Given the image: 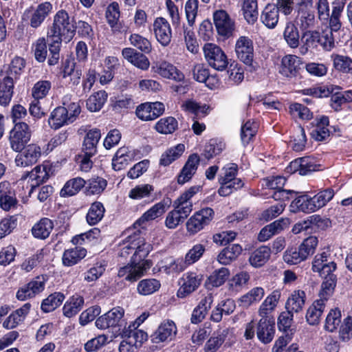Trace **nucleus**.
<instances>
[{"label":"nucleus","instance_id":"54","mask_svg":"<svg viewBox=\"0 0 352 352\" xmlns=\"http://www.w3.org/2000/svg\"><path fill=\"white\" fill-rule=\"evenodd\" d=\"M270 249L267 246H261L254 250L249 258L251 265L255 267L263 266L270 258Z\"/></svg>","mask_w":352,"mask_h":352},{"label":"nucleus","instance_id":"35","mask_svg":"<svg viewBox=\"0 0 352 352\" xmlns=\"http://www.w3.org/2000/svg\"><path fill=\"white\" fill-rule=\"evenodd\" d=\"M133 153L127 147H121L116 153L112 160L113 168L121 170L133 160Z\"/></svg>","mask_w":352,"mask_h":352},{"label":"nucleus","instance_id":"17","mask_svg":"<svg viewBox=\"0 0 352 352\" xmlns=\"http://www.w3.org/2000/svg\"><path fill=\"white\" fill-rule=\"evenodd\" d=\"M152 70L163 78L181 82L184 79V74L175 65L169 62L161 60L154 63Z\"/></svg>","mask_w":352,"mask_h":352},{"label":"nucleus","instance_id":"38","mask_svg":"<svg viewBox=\"0 0 352 352\" xmlns=\"http://www.w3.org/2000/svg\"><path fill=\"white\" fill-rule=\"evenodd\" d=\"M316 128L312 130L311 135L313 139L316 141H324L330 136V131L328 129L329 120L327 116H322L316 119Z\"/></svg>","mask_w":352,"mask_h":352},{"label":"nucleus","instance_id":"36","mask_svg":"<svg viewBox=\"0 0 352 352\" xmlns=\"http://www.w3.org/2000/svg\"><path fill=\"white\" fill-rule=\"evenodd\" d=\"M287 221L285 219L276 220L261 229L258 235V240L264 242L270 239L272 236L279 233L287 226Z\"/></svg>","mask_w":352,"mask_h":352},{"label":"nucleus","instance_id":"51","mask_svg":"<svg viewBox=\"0 0 352 352\" xmlns=\"http://www.w3.org/2000/svg\"><path fill=\"white\" fill-rule=\"evenodd\" d=\"M324 307L325 303L322 302V300H315L307 311L306 319L307 322L311 325L318 324Z\"/></svg>","mask_w":352,"mask_h":352},{"label":"nucleus","instance_id":"46","mask_svg":"<svg viewBox=\"0 0 352 352\" xmlns=\"http://www.w3.org/2000/svg\"><path fill=\"white\" fill-rule=\"evenodd\" d=\"M242 248L239 244H231L222 250L217 256L220 264L228 265L235 260L241 253Z\"/></svg>","mask_w":352,"mask_h":352},{"label":"nucleus","instance_id":"2","mask_svg":"<svg viewBox=\"0 0 352 352\" xmlns=\"http://www.w3.org/2000/svg\"><path fill=\"white\" fill-rule=\"evenodd\" d=\"M318 238L311 236L306 238L298 248L287 249L283 254V260L289 265H296L313 254L318 245Z\"/></svg>","mask_w":352,"mask_h":352},{"label":"nucleus","instance_id":"20","mask_svg":"<svg viewBox=\"0 0 352 352\" xmlns=\"http://www.w3.org/2000/svg\"><path fill=\"white\" fill-rule=\"evenodd\" d=\"M45 285V283L43 279L36 277L20 287L16 292V297L21 301L34 298L44 290Z\"/></svg>","mask_w":352,"mask_h":352},{"label":"nucleus","instance_id":"31","mask_svg":"<svg viewBox=\"0 0 352 352\" xmlns=\"http://www.w3.org/2000/svg\"><path fill=\"white\" fill-rule=\"evenodd\" d=\"M166 206H168V204L166 203L165 200L155 204L135 221L134 226L138 225L143 227L146 222L154 220L162 216L166 212Z\"/></svg>","mask_w":352,"mask_h":352},{"label":"nucleus","instance_id":"45","mask_svg":"<svg viewBox=\"0 0 352 352\" xmlns=\"http://www.w3.org/2000/svg\"><path fill=\"white\" fill-rule=\"evenodd\" d=\"M87 250L84 248L76 247L67 250L63 254V263L67 267L74 265L85 258Z\"/></svg>","mask_w":352,"mask_h":352},{"label":"nucleus","instance_id":"40","mask_svg":"<svg viewBox=\"0 0 352 352\" xmlns=\"http://www.w3.org/2000/svg\"><path fill=\"white\" fill-rule=\"evenodd\" d=\"M306 294L302 290L294 291L288 298L285 308L294 313L301 311L305 303Z\"/></svg>","mask_w":352,"mask_h":352},{"label":"nucleus","instance_id":"9","mask_svg":"<svg viewBox=\"0 0 352 352\" xmlns=\"http://www.w3.org/2000/svg\"><path fill=\"white\" fill-rule=\"evenodd\" d=\"M124 310L121 307H113L106 314L98 317L96 320V326L100 329L109 327H122L124 323Z\"/></svg>","mask_w":352,"mask_h":352},{"label":"nucleus","instance_id":"25","mask_svg":"<svg viewBox=\"0 0 352 352\" xmlns=\"http://www.w3.org/2000/svg\"><path fill=\"white\" fill-rule=\"evenodd\" d=\"M199 162L200 157L198 154L193 153L189 155L186 162L178 175L177 182L179 184H184L190 180L198 168Z\"/></svg>","mask_w":352,"mask_h":352},{"label":"nucleus","instance_id":"43","mask_svg":"<svg viewBox=\"0 0 352 352\" xmlns=\"http://www.w3.org/2000/svg\"><path fill=\"white\" fill-rule=\"evenodd\" d=\"M135 324H129L122 331V336L129 339L132 342H135V348L140 346L148 338L147 333Z\"/></svg>","mask_w":352,"mask_h":352},{"label":"nucleus","instance_id":"5","mask_svg":"<svg viewBox=\"0 0 352 352\" xmlns=\"http://www.w3.org/2000/svg\"><path fill=\"white\" fill-rule=\"evenodd\" d=\"M52 10V4L49 1H45L26 9L23 13V19L28 21L31 28L36 29L41 26Z\"/></svg>","mask_w":352,"mask_h":352},{"label":"nucleus","instance_id":"63","mask_svg":"<svg viewBox=\"0 0 352 352\" xmlns=\"http://www.w3.org/2000/svg\"><path fill=\"white\" fill-rule=\"evenodd\" d=\"M229 329H224L222 331H218L217 336H212L204 346L205 352H216L223 343Z\"/></svg>","mask_w":352,"mask_h":352},{"label":"nucleus","instance_id":"23","mask_svg":"<svg viewBox=\"0 0 352 352\" xmlns=\"http://www.w3.org/2000/svg\"><path fill=\"white\" fill-rule=\"evenodd\" d=\"M281 292L278 289L272 292L262 302L258 309V314L261 318H274L272 314L278 306Z\"/></svg>","mask_w":352,"mask_h":352},{"label":"nucleus","instance_id":"44","mask_svg":"<svg viewBox=\"0 0 352 352\" xmlns=\"http://www.w3.org/2000/svg\"><path fill=\"white\" fill-rule=\"evenodd\" d=\"M295 22L301 31L313 28L316 24V17L313 10H298Z\"/></svg>","mask_w":352,"mask_h":352},{"label":"nucleus","instance_id":"28","mask_svg":"<svg viewBox=\"0 0 352 352\" xmlns=\"http://www.w3.org/2000/svg\"><path fill=\"white\" fill-rule=\"evenodd\" d=\"M17 200L14 194L10 190V183L2 182L0 183V207L6 211L16 208Z\"/></svg>","mask_w":352,"mask_h":352},{"label":"nucleus","instance_id":"26","mask_svg":"<svg viewBox=\"0 0 352 352\" xmlns=\"http://www.w3.org/2000/svg\"><path fill=\"white\" fill-rule=\"evenodd\" d=\"M48 124L51 129L54 130H58L64 126L72 124L66 107L65 106L56 107L50 115Z\"/></svg>","mask_w":352,"mask_h":352},{"label":"nucleus","instance_id":"24","mask_svg":"<svg viewBox=\"0 0 352 352\" xmlns=\"http://www.w3.org/2000/svg\"><path fill=\"white\" fill-rule=\"evenodd\" d=\"M213 18L219 34L230 36L234 30V23L228 13L223 10H217L214 13Z\"/></svg>","mask_w":352,"mask_h":352},{"label":"nucleus","instance_id":"10","mask_svg":"<svg viewBox=\"0 0 352 352\" xmlns=\"http://www.w3.org/2000/svg\"><path fill=\"white\" fill-rule=\"evenodd\" d=\"M151 265L152 263L150 261H142L137 263L131 262L130 264L120 268L118 276L126 280L134 282L144 276Z\"/></svg>","mask_w":352,"mask_h":352},{"label":"nucleus","instance_id":"41","mask_svg":"<svg viewBox=\"0 0 352 352\" xmlns=\"http://www.w3.org/2000/svg\"><path fill=\"white\" fill-rule=\"evenodd\" d=\"M100 131L97 129L87 132L84 139L82 151L88 155H94L97 151V144L100 139Z\"/></svg>","mask_w":352,"mask_h":352},{"label":"nucleus","instance_id":"7","mask_svg":"<svg viewBox=\"0 0 352 352\" xmlns=\"http://www.w3.org/2000/svg\"><path fill=\"white\" fill-rule=\"evenodd\" d=\"M204 56L208 65L218 71L226 69L228 61L227 56L222 49L213 43H206L203 47Z\"/></svg>","mask_w":352,"mask_h":352},{"label":"nucleus","instance_id":"59","mask_svg":"<svg viewBox=\"0 0 352 352\" xmlns=\"http://www.w3.org/2000/svg\"><path fill=\"white\" fill-rule=\"evenodd\" d=\"M107 94L105 91H99L91 95L87 99L86 105L89 111L91 112L98 111L102 109L107 101Z\"/></svg>","mask_w":352,"mask_h":352},{"label":"nucleus","instance_id":"8","mask_svg":"<svg viewBox=\"0 0 352 352\" xmlns=\"http://www.w3.org/2000/svg\"><path fill=\"white\" fill-rule=\"evenodd\" d=\"M302 65L301 58L294 54L285 55L281 59L279 73L287 79H296L300 76Z\"/></svg>","mask_w":352,"mask_h":352},{"label":"nucleus","instance_id":"37","mask_svg":"<svg viewBox=\"0 0 352 352\" xmlns=\"http://www.w3.org/2000/svg\"><path fill=\"white\" fill-rule=\"evenodd\" d=\"M302 45L300 52L305 55L309 49H316L319 45V32L316 30H306L302 32L301 37Z\"/></svg>","mask_w":352,"mask_h":352},{"label":"nucleus","instance_id":"53","mask_svg":"<svg viewBox=\"0 0 352 352\" xmlns=\"http://www.w3.org/2000/svg\"><path fill=\"white\" fill-rule=\"evenodd\" d=\"M84 299L80 296H73L67 300L63 306V311L64 316L72 318L76 315L82 308Z\"/></svg>","mask_w":352,"mask_h":352},{"label":"nucleus","instance_id":"27","mask_svg":"<svg viewBox=\"0 0 352 352\" xmlns=\"http://www.w3.org/2000/svg\"><path fill=\"white\" fill-rule=\"evenodd\" d=\"M213 298L212 294H208L200 300L198 305L193 309L191 314V323L198 324L204 320L208 314V311L211 308L214 300Z\"/></svg>","mask_w":352,"mask_h":352},{"label":"nucleus","instance_id":"6","mask_svg":"<svg viewBox=\"0 0 352 352\" xmlns=\"http://www.w3.org/2000/svg\"><path fill=\"white\" fill-rule=\"evenodd\" d=\"M214 216V210L209 207L195 212L186 222V230L190 235H194L208 226Z\"/></svg>","mask_w":352,"mask_h":352},{"label":"nucleus","instance_id":"14","mask_svg":"<svg viewBox=\"0 0 352 352\" xmlns=\"http://www.w3.org/2000/svg\"><path fill=\"white\" fill-rule=\"evenodd\" d=\"M181 280L182 283L177 291V296L184 298L199 287L203 275L195 272H188L183 274Z\"/></svg>","mask_w":352,"mask_h":352},{"label":"nucleus","instance_id":"29","mask_svg":"<svg viewBox=\"0 0 352 352\" xmlns=\"http://www.w3.org/2000/svg\"><path fill=\"white\" fill-rule=\"evenodd\" d=\"M241 12L245 21L250 24H254L258 18V9L257 0H240Z\"/></svg>","mask_w":352,"mask_h":352},{"label":"nucleus","instance_id":"12","mask_svg":"<svg viewBox=\"0 0 352 352\" xmlns=\"http://www.w3.org/2000/svg\"><path fill=\"white\" fill-rule=\"evenodd\" d=\"M329 252H322L316 254L312 261L313 272L318 273L320 276H327L334 274L337 269V265L331 260Z\"/></svg>","mask_w":352,"mask_h":352},{"label":"nucleus","instance_id":"22","mask_svg":"<svg viewBox=\"0 0 352 352\" xmlns=\"http://www.w3.org/2000/svg\"><path fill=\"white\" fill-rule=\"evenodd\" d=\"M274 318H261L257 323L256 336L259 341L268 344L272 341L275 334Z\"/></svg>","mask_w":352,"mask_h":352},{"label":"nucleus","instance_id":"49","mask_svg":"<svg viewBox=\"0 0 352 352\" xmlns=\"http://www.w3.org/2000/svg\"><path fill=\"white\" fill-rule=\"evenodd\" d=\"M185 151V145L184 144H178L172 146L162 153L160 164L162 166H167L176 160L179 159Z\"/></svg>","mask_w":352,"mask_h":352},{"label":"nucleus","instance_id":"47","mask_svg":"<svg viewBox=\"0 0 352 352\" xmlns=\"http://www.w3.org/2000/svg\"><path fill=\"white\" fill-rule=\"evenodd\" d=\"M321 277L324 278V281L321 285L318 300H322V302L325 303L334 292L337 283V276L335 274H333Z\"/></svg>","mask_w":352,"mask_h":352},{"label":"nucleus","instance_id":"60","mask_svg":"<svg viewBox=\"0 0 352 352\" xmlns=\"http://www.w3.org/2000/svg\"><path fill=\"white\" fill-rule=\"evenodd\" d=\"M52 82L47 80H41L36 82L32 88L31 95L36 100L45 98L52 89Z\"/></svg>","mask_w":352,"mask_h":352},{"label":"nucleus","instance_id":"4","mask_svg":"<svg viewBox=\"0 0 352 352\" xmlns=\"http://www.w3.org/2000/svg\"><path fill=\"white\" fill-rule=\"evenodd\" d=\"M74 27L69 21L68 13L64 10H60L54 16L52 25L47 34L60 36L65 41H69L74 36Z\"/></svg>","mask_w":352,"mask_h":352},{"label":"nucleus","instance_id":"21","mask_svg":"<svg viewBox=\"0 0 352 352\" xmlns=\"http://www.w3.org/2000/svg\"><path fill=\"white\" fill-rule=\"evenodd\" d=\"M176 333L177 327L175 322L172 320L164 321L151 335V340L156 344L172 340L175 337Z\"/></svg>","mask_w":352,"mask_h":352},{"label":"nucleus","instance_id":"55","mask_svg":"<svg viewBox=\"0 0 352 352\" xmlns=\"http://www.w3.org/2000/svg\"><path fill=\"white\" fill-rule=\"evenodd\" d=\"M65 299V296L60 292H54L43 300L41 305V310L49 313L58 307Z\"/></svg>","mask_w":352,"mask_h":352},{"label":"nucleus","instance_id":"19","mask_svg":"<svg viewBox=\"0 0 352 352\" xmlns=\"http://www.w3.org/2000/svg\"><path fill=\"white\" fill-rule=\"evenodd\" d=\"M164 112V105L162 102H145L138 106L136 115L142 120H153L160 116Z\"/></svg>","mask_w":352,"mask_h":352},{"label":"nucleus","instance_id":"33","mask_svg":"<svg viewBox=\"0 0 352 352\" xmlns=\"http://www.w3.org/2000/svg\"><path fill=\"white\" fill-rule=\"evenodd\" d=\"M313 197L308 195H302L295 198L292 201L290 207L292 208L293 212L301 211L305 213L314 212L318 210L316 206L313 202Z\"/></svg>","mask_w":352,"mask_h":352},{"label":"nucleus","instance_id":"15","mask_svg":"<svg viewBox=\"0 0 352 352\" xmlns=\"http://www.w3.org/2000/svg\"><path fill=\"white\" fill-rule=\"evenodd\" d=\"M153 31L157 41L164 47L168 46L172 38V30L164 17H157L153 24Z\"/></svg>","mask_w":352,"mask_h":352},{"label":"nucleus","instance_id":"34","mask_svg":"<svg viewBox=\"0 0 352 352\" xmlns=\"http://www.w3.org/2000/svg\"><path fill=\"white\" fill-rule=\"evenodd\" d=\"M345 5V0H333L331 3L332 10L331 14H329V28L326 30H331L333 32H337L342 26L340 17Z\"/></svg>","mask_w":352,"mask_h":352},{"label":"nucleus","instance_id":"32","mask_svg":"<svg viewBox=\"0 0 352 352\" xmlns=\"http://www.w3.org/2000/svg\"><path fill=\"white\" fill-rule=\"evenodd\" d=\"M279 11L276 6L267 4L261 14V21L269 29H274L279 21Z\"/></svg>","mask_w":352,"mask_h":352},{"label":"nucleus","instance_id":"3","mask_svg":"<svg viewBox=\"0 0 352 352\" xmlns=\"http://www.w3.org/2000/svg\"><path fill=\"white\" fill-rule=\"evenodd\" d=\"M28 123L19 122L16 123L10 132L9 142L11 148L15 152L22 151L32 137L30 126L32 121L28 119Z\"/></svg>","mask_w":352,"mask_h":352},{"label":"nucleus","instance_id":"48","mask_svg":"<svg viewBox=\"0 0 352 352\" xmlns=\"http://www.w3.org/2000/svg\"><path fill=\"white\" fill-rule=\"evenodd\" d=\"M54 228L52 221L48 218H43L34 224L32 228V235L39 239L47 238Z\"/></svg>","mask_w":352,"mask_h":352},{"label":"nucleus","instance_id":"16","mask_svg":"<svg viewBox=\"0 0 352 352\" xmlns=\"http://www.w3.org/2000/svg\"><path fill=\"white\" fill-rule=\"evenodd\" d=\"M320 164L316 160L310 156H306L294 160L287 167V171L291 173L298 172L299 175H305L319 169Z\"/></svg>","mask_w":352,"mask_h":352},{"label":"nucleus","instance_id":"58","mask_svg":"<svg viewBox=\"0 0 352 352\" xmlns=\"http://www.w3.org/2000/svg\"><path fill=\"white\" fill-rule=\"evenodd\" d=\"M224 148L225 143L217 139H211L204 146L201 155L204 158L209 160L220 154Z\"/></svg>","mask_w":352,"mask_h":352},{"label":"nucleus","instance_id":"42","mask_svg":"<svg viewBox=\"0 0 352 352\" xmlns=\"http://www.w3.org/2000/svg\"><path fill=\"white\" fill-rule=\"evenodd\" d=\"M265 290L261 287H256L245 294L239 300V306L248 308L251 305L258 303L263 298Z\"/></svg>","mask_w":352,"mask_h":352},{"label":"nucleus","instance_id":"50","mask_svg":"<svg viewBox=\"0 0 352 352\" xmlns=\"http://www.w3.org/2000/svg\"><path fill=\"white\" fill-rule=\"evenodd\" d=\"M105 208L100 201L92 203L86 215V220L89 225L95 226L103 218Z\"/></svg>","mask_w":352,"mask_h":352},{"label":"nucleus","instance_id":"11","mask_svg":"<svg viewBox=\"0 0 352 352\" xmlns=\"http://www.w3.org/2000/svg\"><path fill=\"white\" fill-rule=\"evenodd\" d=\"M234 52L241 61L248 65H252L254 59V43L249 36H241L236 39Z\"/></svg>","mask_w":352,"mask_h":352},{"label":"nucleus","instance_id":"39","mask_svg":"<svg viewBox=\"0 0 352 352\" xmlns=\"http://www.w3.org/2000/svg\"><path fill=\"white\" fill-rule=\"evenodd\" d=\"M14 89L13 78L10 76H5L0 81V104L7 106L10 104Z\"/></svg>","mask_w":352,"mask_h":352},{"label":"nucleus","instance_id":"61","mask_svg":"<svg viewBox=\"0 0 352 352\" xmlns=\"http://www.w3.org/2000/svg\"><path fill=\"white\" fill-rule=\"evenodd\" d=\"M161 284L159 280L155 278L144 279L138 284L137 289L138 293L142 296H147L153 294L160 288Z\"/></svg>","mask_w":352,"mask_h":352},{"label":"nucleus","instance_id":"57","mask_svg":"<svg viewBox=\"0 0 352 352\" xmlns=\"http://www.w3.org/2000/svg\"><path fill=\"white\" fill-rule=\"evenodd\" d=\"M47 39L50 43L49 51L51 54V57L48 59V64L50 65H54L58 61L60 48L64 38L56 35L52 36L47 34Z\"/></svg>","mask_w":352,"mask_h":352},{"label":"nucleus","instance_id":"30","mask_svg":"<svg viewBox=\"0 0 352 352\" xmlns=\"http://www.w3.org/2000/svg\"><path fill=\"white\" fill-rule=\"evenodd\" d=\"M32 305L30 302H26L21 307L12 312L3 322V327L8 329L15 328L24 321Z\"/></svg>","mask_w":352,"mask_h":352},{"label":"nucleus","instance_id":"62","mask_svg":"<svg viewBox=\"0 0 352 352\" xmlns=\"http://www.w3.org/2000/svg\"><path fill=\"white\" fill-rule=\"evenodd\" d=\"M177 120L171 116L162 118L155 124V129L162 134L173 133L177 128Z\"/></svg>","mask_w":352,"mask_h":352},{"label":"nucleus","instance_id":"52","mask_svg":"<svg viewBox=\"0 0 352 352\" xmlns=\"http://www.w3.org/2000/svg\"><path fill=\"white\" fill-rule=\"evenodd\" d=\"M283 38L287 44L291 48H297L299 45V32L293 22L289 21L286 23L285 28L283 32Z\"/></svg>","mask_w":352,"mask_h":352},{"label":"nucleus","instance_id":"18","mask_svg":"<svg viewBox=\"0 0 352 352\" xmlns=\"http://www.w3.org/2000/svg\"><path fill=\"white\" fill-rule=\"evenodd\" d=\"M41 156V148L36 144L25 146L24 151L16 155L15 162L17 166L26 167L36 164Z\"/></svg>","mask_w":352,"mask_h":352},{"label":"nucleus","instance_id":"1","mask_svg":"<svg viewBox=\"0 0 352 352\" xmlns=\"http://www.w3.org/2000/svg\"><path fill=\"white\" fill-rule=\"evenodd\" d=\"M152 249L151 244L146 241L141 231L136 230L128 235L120 245L119 256L127 258L131 254H133L131 262L137 263L142 261H147L145 258Z\"/></svg>","mask_w":352,"mask_h":352},{"label":"nucleus","instance_id":"56","mask_svg":"<svg viewBox=\"0 0 352 352\" xmlns=\"http://www.w3.org/2000/svg\"><path fill=\"white\" fill-rule=\"evenodd\" d=\"M85 184L86 182L81 177L72 179L65 183L60 195L63 197L75 195Z\"/></svg>","mask_w":352,"mask_h":352},{"label":"nucleus","instance_id":"13","mask_svg":"<svg viewBox=\"0 0 352 352\" xmlns=\"http://www.w3.org/2000/svg\"><path fill=\"white\" fill-rule=\"evenodd\" d=\"M199 186H192L188 190L182 193L174 202L175 210L181 214L184 219L192 210L191 198L199 192Z\"/></svg>","mask_w":352,"mask_h":352},{"label":"nucleus","instance_id":"64","mask_svg":"<svg viewBox=\"0 0 352 352\" xmlns=\"http://www.w3.org/2000/svg\"><path fill=\"white\" fill-rule=\"evenodd\" d=\"M333 67L336 70L344 73H352V59L348 56L331 54Z\"/></svg>","mask_w":352,"mask_h":352}]
</instances>
